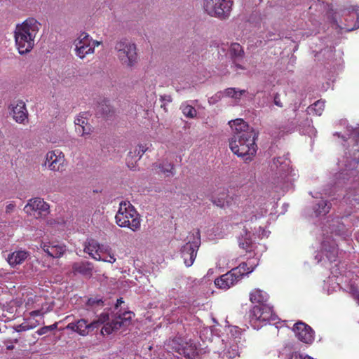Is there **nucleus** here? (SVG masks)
<instances>
[{
	"instance_id": "obj_51",
	"label": "nucleus",
	"mask_w": 359,
	"mask_h": 359,
	"mask_svg": "<svg viewBox=\"0 0 359 359\" xmlns=\"http://www.w3.org/2000/svg\"><path fill=\"white\" fill-rule=\"evenodd\" d=\"M122 303H123V298L121 297L117 299L115 307L118 308L119 306L121 305Z\"/></svg>"
},
{
	"instance_id": "obj_55",
	"label": "nucleus",
	"mask_w": 359,
	"mask_h": 359,
	"mask_svg": "<svg viewBox=\"0 0 359 359\" xmlns=\"http://www.w3.org/2000/svg\"><path fill=\"white\" fill-rule=\"evenodd\" d=\"M106 259H110V257H108L105 258Z\"/></svg>"
},
{
	"instance_id": "obj_35",
	"label": "nucleus",
	"mask_w": 359,
	"mask_h": 359,
	"mask_svg": "<svg viewBox=\"0 0 359 359\" xmlns=\"http://www.w3.org/2000/svg\"><path fill=\"white\" fill-rule=\"evenodd\" d=\"M232 270H235V273H237V277L241 279L244 275L251 273L253 269H250V268L248 267V264L245 262H243L240 264L238 266L232 269Z\"/></svg>"
},
{
	"instance_id": "obj_17",
	"label": "nucleus",
	"mask_w": 359,
	"mask_h": 359,
	"mask_svg": "<svg viewBox=\"0 0 359 359\" xmlns=\"http://www.w3.org/2000/svg\"><path fill=\"white\" fill-rule=\"evenodd\" d=\"M93 259L97 261H103L109 263H114L116 260L111 248L107 244H100L97 255L93 256Z\"/></svg>"
},
{
	"instance_id": "obj_46",
	"label": "nucleus",
	"mask_w": 359,
	"mask_h": 359,
	"mask_svg": "<svg viewBox=\"0 0 359 359\" xmlns=\"http://www.w3.org/2000/svg\"><path fill=\"white\" fill-rule=\"evenodd\" d=\"M289 359H313V358L308 355L303 356L302 355L294 353V354H292L290 357Z\"/></svg>"
},
{
	"instance_id": "obj_9",
	"label": "nucleus",
	"mask_w": 359,
	"mask_h": 359,
	"mask_svg": "<svg viewBox=\"0 0 359 359\" xmlns=\"http://www.w3.org/2000/svg\"><path fill=\"white\" fill-rule=\"evenodd\" d=\"M91 37L86 32H82L74 40L75 53L81 59L94 53L93 47L90 46Z\"/></svg>"
},
{
	"instance_id": "obj_53",
	"label": "nucleus",
	"mask_w": 359,
	"mask_h": 359,
	"mask_svg": "<svg viewBox=\"0 0 359 359\" xmlns=\"http://www.w3.org/2000/svg\"><path fill=\"white\" fill-rule=\"evenodd\" d=\"M196 230H194L191 233H189V236H188V239H191V241L193 240L194 238V236H193V233Z\"/></svg>"
},
{
	"instance_id": "obj_19",
	"label": "nucleus",
	"mask_w": 359,
	"mask_h": 359,
	"mask_svg": "<svg viewBox=\"0 0 359 359\" xmlns=\"http://www.w3.org/2000/svg\"><path fill=\"white\" fill-rule=\"evenodd\" d=\"M41 248L49 257L53 258H60L66 251L65 245L53 243H43Z\"/></svg>"
},
{
	"instance_id": "obj_30",
	"label": "nucleus",
	"mask_w": 359,
	"mask_h": 359,
	"mask_svg": "<svg viewBox=\"0 0 359 359\" xmlns=\"http://www.w3.org/2000/svg\"><path fill=\"white\" fill-rule=\"evenodd\" d=\"M113 108L108 104L107 101H103L97 107V114L105 118H109L114 114Z\"/></svg>"
},
{
	"instance_id": "obj_42",
	"label": "nucleus",
	"mask_w": 359,
	"mask_h": 359,
	"mask_svg": "<svg viewBox=\"0 0 359 359\" xmlns=\"http://www.w3.org/2000/svg\"><path fill=\"white\" fill-rule=\"evenodd\" d=\"M38 299L37 296L30 297L27 299V301L25 302V306L27 309L33 308V304L36 302V299Z\"/></svg>"
},
{
	"instance_id": "obj_45",
	"label": "nucleus",
	"mask_w": 359,
	"mask_h": 359,
	"mask_svg": "<svg viewBox=\"0 0 359 359\" xmlns=\"http://www.w3.org/2000/svg\"><path fill=\"white\" fill-rule=\"evenodd\" d=\"M351 294L353 299L359 304V290L355 287H351Z\"/></svg>"
},
{
	"instance_id": "obj_28",
	"label": "nucleus",
	"mask_w": 359,
	"mask_h": 359,
	"mask_svg": "<svg viewBox=\"0 0 359 359\" xmlns=\"http://www.w3.org/2000/svg\"><path fill=\"white\" fill-rule=\"evenodd\" d=\"M104 306L103 300L97 297H90L86 302V309L91 311L95 314Z\"/></svg>"
},
{
	"instance_id": "obj_6",
	"label": "nucleus",
	"mask_w": 359,
	"mask_h": 359,
	"mask_svg": "<svg viewBox=\"0 0 359 359\" xmlns=\"http://www.w3.org/2000/svg\"><path fill=\"white\" fill-rule=\"evenodd\" d=\"M250 323L255 329H259L262 323L273 320L271 309L266 304L255 306L250 311Z\"/></svg>"
},
{
	"instance_id": "obj_32",
	"label": "nucleus",
	"mask_w": 359,
	"mask_h": 359,
	"mask_svg": "<svg viewBox=\"0 0 359 359\" xmlns=\"http://www.w3.org/2000/svg\"><path fill=\"white\" fill-rule=\"evenodd\" d=\"M183 339L180 337H175L170 339L167 344L168 348L180 354L182 346H183Z\"/></svg>"
},
{
	"instance_id": "obj_25",
	"label": "nucleus",
	"mask_w": 359,
	"mask_h": 359,
	"mask_svg": "<svg viewBox=\"0 0 359 359\" xmlns=\"http://www.w3.org/2000/svg\"><path fill=\"white\" fill-rule=\"evenodd\" d=\"M268 299V294L259 289H255L250 294V302L252 303H259V305L265 304Z\"/></svg>"
},
{
	"instance_id": "obj_54",
	"label": "nucleus",
	"mask_w": 359,
	"mask_h": 359,
	"mask_svg": "<svg viewBox=\"0 0 359 359\" xmlns=\"http://www.w3.org/2000/svg\"><path fill=\"white\" fill-rule=\"evenodd\" d=\"M13 346H8L7 348H8V349H13Z\"/></svg>"
},
{
	"instance_id": "obj_41",
	"label": "nucleus",
	"mask_w": 359,
	"mask_h": 359,
	"mask_svg": "<svg viewBox=\"0 0 359 359\" xmlns=\"http://www.w3.org/2000/svg\"><path fill=\"white\" fill-rule=\"evenodd\" d=\"M34 326H31V325H29L28 324H26V323H22L20 325H18L17 326L15 327V330L16 332H22V331H27V330H29L32 328H34Z\"/></svg>"
},
{
	"instance_id": "obj_11",
	"label": "nucleus",
	"mask_w": 359,
	"mask_h": 359,
	"mask_svg": "<svg viewBox=\"0 0 359 359\" xmlns=\"http://www.w3.org/2000/svg\"><path fill=\"white\" fill-rule=\"evenodd\" d=\"M65 161L64 154L59 149L46 154L45 164L52 171H62Z\"/></svg>"
},
{
	"instance_id": "obj_26",
	"label": "nucleus",
	"mask_w": 359,
	"mask_h": 359,
	"mask_svg": "<svg viewBox=\"0 0 359 359\" xmlns=\"http://www.w3.org/2000/svg\"><path fill=\"white\" fill-rule=\"evenodd\" d=\"M346 203L352 206L359 205V187L350 188L344 196Z\"/></svg>"
},
{
	"instance_id": "obj_18",
	"label": "nucleus",
	"mask_w": 359,
	"mask_h": 359,
	"mask_svg": "<svg viewBox=\"0 0 359 359\" xmlns=\"http://www.w3.org/2000/svg\"><path fill=\"white\" fill-rule=\"evenodd\" d=\"M49 205L41 198H34L28 201L25 206L24 210L27 213H31L32 211H39L41 212H48Z\"/></svg>"
},
{
	"instance_id": "obj_7",
	"label": "nucleus",
	"mask_w": 359,
	"mask_h": 359,
	"mask_svg": "<svg viewBox=\"0 0 359 359\" xmlns=\"http://www.w3.org/2000/svg\"><path fill=\"white\" fill-rule=\"evenodd\" d=\"M194 238L189 239L188 242L183 245L181 250L182 257L184 259V264L189 267L191 266L196 257L197 252L201 245V233L199 229L192 233Z\"/></svg>"
},
{
	"instance_id": "obj_16",
	"label": "nucleus",
	"mask_w": 359,
	"mask_h": 359,
	"mask_svg": "<svg viewBox=\"0 0 359 359\" xmlns=\"http://www.w3.org/2000/svg\"><path fill=\"white\" fill-rule=\"evenodd\" d=\"M235 270H231L226 273L222 275L215 280V285L222 290H228L236 285L241 279L237 277Z\"/></svg>"
},
{
	"instance_id": "obj_13",
	"label": "nucleus",
	"mask_w": 359,
	"mask_h": 359,
	"mask_svg": "<svg viewBox=\"0 0 359 359\" xmlns=\"http://www.w3.org/2000/svg\"><path fill=\"white\" fill-rule=\"evenodd\" d=\"M351 135L356 142L348 152V156H346L347 164H346V168L348 170L356 169L359 163V127L353 130Z\"/></svg>"
},
{
	"instance_id": "obj_3",
	"label": "nucleus",
	"mask_w": 359,
	"mask_h": 359,
	"mask_svg": "<svg viewBox=\"0 0 359 359\" xmlns=\"http://www.w3.org/2000/svg\"><path fill=\"white\" fill-rule=\"evenodd\" d=\"M115 219L120 227H127L133 231H137L140 229V216L129 201L120 203Z\"/></svg>"
},
{
	"instance_id": "obj_27",
	"label": "nucleus",
	"mask_w": 359,
	"mask_h": 359,
	"mask_svg": "<svg viewBox=\"0 0 359 359\" xmlns=\"http://www.w3.org/2000/svg\"><path fill=\"white\" fill-rule=\"evenodd\" d=\"M75 124L77 126L76 128V131L79 133H81V135H84L86 134L88 135L91 133L90 126L88 124L87 120L86 118L83 116H79L75 120Z\"/></svg>"
},
{
	"instance_id": "obj_52",
	"label": "nucleus",
	"mask_w": 359,
	"mask_h": 359,
	"mask_svg": "<svg viewBox=\"0 0 359 359\" xmlns=\"http://www.w3.org/2000/svg\"><path fill=\"white\" fill-rule=\"evenodd\" d=\"M334 135H337V136H338L339 137H341L344 141H346V140H347V139L350 138L349 137H345V136H344V135L340 136V134H339V133H335L334 134Z\"/></svg>"
},
{
	"instance_id": "obj_15",
	"label": "nucleus",
	"mask_w": 359,
	"mask_h": 359,
	"mask_svg": "<svg viewBox=\"0 0 359 359\" xmlns=\"http://www.w3.org/2000/svg\"><path fill=\"white\" fill-rule=\"evenodd\" d=\"M66 328L77 332L81 336H86L90 331L96 329V323H90L85 319L78 320L76 322L69 323Z\"/></svg>"
},
{
	"instance_id": "obj_49",
	"label": "nucleus",
	"mask_w": 359,
	"mask_h": 359,
	"mask_svg": "<svg viewBox=\"0 0 359 359\" xmlns=\"http://www.w3.org/2000/svg\"><path fill=\"white\" fill-rule=\"evenodd\" d=\"M274 104L280 107H283V104L280 100L279 95L277 94L274 97Z\"/></svg>"
},
{
	"instance_id": "obj_34",
	"label": "nucleus",
	"mask_w": 359,
	"mask_h": 359,
	"mask_svg": "<svg viewBox=\"0 0 359 359\" xmlns=\"http://www.w3.org/2000/svg\"><path fill=\"white\" fill-rule=\"evenodd\" d=\"M318 208L316 212L318 215H326L330 212L331 208V203L327 201L322 200L317 204Z\"/></svg>"
},
{
	"instance_id": "obj_20",
	"label": "nucleus",
	"mask_w": 359,
	"mask_h": 359,
	"mask_svg": "<svg viewBox=\"0 0 359 359\" xmlns=\"http://www.w3.org/2000/svg\"><path fill=\"white\" fill-rule=\"evenodd\" d=\"M148 149L147 145L144 144H138L134 150V152H130L127 158V164L128 166L130 169H134L135 168L136 162L140 159L142 156L146 152Z\"/></svg>"
},
{
	"instance_id": "obj_1",
	"label": "nucleus",
	"mask_w": 359,
	"mask_h": 359,
	"mask_svg": "<svg viewBox=\"0 0 359 359\" xmlns=\"http://www.w3.org/2000/svg\"><path fill=\"white\" fill-rule=\"evenodd\" d=\"M229 125L233 130V135L229 140L231 150L238 156L245 158V162L251 161L257 153L255 141L258 133L242 118L229 121Z\"/></svg>"
},
{
	"instance_id": "obj_21",
	"label": "nucleus",
	"mask_w": 359,
	"mask_h": 359,
	"mask_svg": "<svg viewBox=\"0 0 359 359\" xmlns=\"http://www.w3.org/2000/svg\"><path fill=\"white\" fill-rule=\"evenodd\" d=\"M29 252L26 250H16L10 253L8 256L7 261L9 265L15 267L22 264L29 257Z\"/></svg>"
},
{
	"instance_id": "obj_50",
	"label": "nucleus",
	"mask_w": 359,
	"mask_h": 359,
	"mask_svg": "<svg viewBox=\"0 0 359 359\" xmlns=\"http://www.w3.org/2000/svg\"><path fill=\"white\" fill-rule=\"evenodd\" d=\"M101 44V41H96V40H93L92 38H91V42H90V46H93V50H95V48L96 46H98Z\"/></svg>"
},
{
	"instance_id": "obj_39",
	"label": "nucleus",
	"mask_w": 359,
	"mask_h": 359,
	"mask_svg": "<svg viewBox=\"0 0 359 359\" xmlns=\"http://www.w3.org/2000/svg\"><path fill=\"white\" fill-rule=\"evenodd\" d=\"M338 255V249L335 246H332L329 250H326V257L330 262H334L336 260V257Z\"/></svg>"
},
{
	"instance_id": "obj_47",
	"label": "nucleus",
	"mask_w": 359,
	"mask_h": 359,
	"mask_svg": "<svg viewBox=\"0 0 359 359\" xmlns=\"http://www.w3.org/2000/svg\"><path fill=\"white\" fill-rule=\"evenodd\" d=\"M15 208V204L14 203H11L6 207V213H11L12 212Z\"/></svg>"
},
{
	"instance_id": "obj_40",
	"label": "nucleus",
	"mask_w": 359,
	"mask_h": 359,
	"mask_svg": "<svg viewBox=\"0 0 359 359\" xmlns=\"http://www.w3.org/2000/svg\"><path fill=\"white\" fill-rule=\"evenodd\" d=\"M57 328V323L48 326H43L36 331L39 335H43L46 334L48 332L53 331Z\"/></svg>"
},
{
	"instance_id": "obj_48",
	"label": "nucleus",
	"mask_w": 359,
	"mask_h": 359,
	"mask_svg": "<svg viewBox=\"0 0 359 359\" xmlns=\"http://www.w3.org/2000/svg\"><path fill=\"white\" fill-rule=\"evenodd\" d=\"M212 202L216 205L222 207V208L224 206V203H225L224 198H219L217 201L213 200Z\"/></svg>"
},
{
	"instance_id": "obj_43",
	"label": "nucleus",
	"mask_w": 359,
	"mask_h": 359,
	"mask_svg": "<svg viewBox=\"0 0 359 359\" xmlns=\"http://www.w3.org/2000/svg\"><path fill=\"white\" fill-rule=\"evenodd\" d=\"M48 311H43V309H36L29 313V316L32 317H36L38 316H43Z\"/></svg>"
},
{
	"instance_id": "obj_2",
	"label": "nucleus",
	"mask_w": 359,
	"mask_h": 359,
	"mask_svg": "<svg viewBox=\"0 0 359 359\" xmlns=\"http://www.w3.org/2000/svg\"><path fill=\"white\" fill-rule=\"evenodd\" d=\"M40 27L41 24L34 18H28L16 25L14 37L16 48L20 55L26 54L33 49Z\"/></svg>"
},
{
	"instance_id": "obj_36",
	"label": "nucleus",
	"mask_w": 359,
	"mask_h": 359,
	"mask_svg": "<svg viewBox=\"0 0 359 359\" xmlns=\"http://www.w3.org/2000/svg\"><path fill=\"white\" fill-rule=\"evenodd\" d=\"M325 103L321 100H318L309 107L311 113L316 116H320L324 111Z\"/></svg>"
},
{
	"instance_id": "obj_8",
	"label": "nucleus",
	"mask_w": 359,
	"mask_h": 359,
	"mask_svg": "<svg viewBox=\"0 0 359 359\" xmlns=\"http://www.w3.org/2000/svg\"><path fill=\"white\" fill-rule=\"evenodd\" d=\"M133 316H134V313L131 311H125L122 314L118 315L111 322L104 325L101 333L102 334H110L122 327L129 325Z\"/></svg>"
},
{
	"instance_id": "obj_44",
	"label": "nucleus",
	"mask_w": 359,
	"mask_h": 359,
	"mask_svg": "<svg viewBox=\"0 0 359 359\" xmlns=\"http://www.w3.org/2000/svg\"><path fill=\"white\" fill-rule=\"evenodd\" d=\"M250 245H251V243L249 240H245L244 242L239 243L240 248H241L247 251L249 250V249L250 248Z\"/></svg>"
},
{
	"instance_id": "obj_10",
	"label": "nucleus",
	"mask_w": 359,
	"mask_h": 359,
	"mask_svg": "<svg viewBox=\"0 0 359 359\" xmlns=\"http://www.w3.org/2000/svg\"><path fill=\"white\" fill-rule=\"evenodd\" d=\"M296 337L302 342L310 344L314 340L315 332L306 323L302 321L297 322L292 329Z\"/></svg>"
},
{
	"instance_id": "obj_23",
	"label": "nucleus",
	"mask_w": 359,
	"mask_h": 359,
	"mask_svg": "<svg viewBox=\"0 0 359 359\" xmlns=\"http://www.w3.org/2000/svg\"><path fill=\"white\" fill-rule=\"evenodd\" d=\"M180 355H183L187 359H194L197 355V347L191 341H183Z\"/></svg>"
},
{
	"instance_id": "obj_22",
	"label": "nucleus",
	"mask_w": 359,
	"mask_h": 359,
	"mask_svg": "<svg viewBox=\"0 0 359 359\" xmlns=\"http://www.w3.org/2000/svg\"><path fill=\"white\" fill-rule=\"evenodd\" d=\"M93 265L89 262H75L72 265L74 273H79L84 276L90 277L93 274Z\"/></svg>"
},
{
	"instance_id": "obj_37",
	"label": "nucleus",
	"mask_w": 359,
	"mask_h": 359,
	"mask_svg": "<svg viewBox=\"0 0 359 359\" xmlns=\"http://www.w3.org/2000/svg\"><path fill=\"white\" fill-rule=\"evenodd\" d=\"M109 319V309L107 311L106 309L104 310L102 313L97 316V319L93 320V322L96 323V329L98 328L99 325L103 324L108 321Z\"/></svg>"
},
{
	"instance_id": "obj_4",
	"label": "nucleus",
	"mask_w": 359,
	"mask_h": 359,
	"mask_svg": "<svg viewBox=\"0 0 359 359\" xmlns=\"http://www.w3.org/2000/svg\"><path fill=\"white\" fill-rule=\"evenodd\" d=\"M114 49L122 65L131 68L137 63L136 45L126 39L117 41Z\"/></svg>"
},
{
	"instance_id": "obj_29",
	"label": "nucleus",
	"mask_w": 359,
	"mask_h": 359,
	"mask_svg": "<svg viewBox=\"0 0 359 359\" xmlns=\"http://www.w3.org/2000/svg\"><path fill=\"white\" fill-rule=\"evenodd\" d=\"M155 168L158 169L159 171L165 175V177L172 176L175 174V168L173 163L167 161H163L162 163L156 164Z\"/></svg>"
},
{
	"instance_id": "obj_12",
	"label": "nucleus",
	"mask_w": 359,
	"mask_h": 359,
	"mask_svg": "<svg viewBox=\"0 0 359 359\" xmlns=\"http://www.w3.org/2000/svg\"><path fill=\"white\" fill-rule=\"evenodd\" d=\"M8 109L10 114L18 123L25 124L28 122V111L26 104L22 100H17L12 102Z\"/></svg>"
},
{
	"instance_id": "obj_31",
	"label": "nucleus",
	"mask_w": 359,
	"mask_h": 359,
	"mask_svg": "<svg viewBox=\"0 0 359 359\" xmlns=\"http://www.w3.org/2000/svg\"><path fill=\"white\" fill-rule=\"evenodd\" d=\"M99 243L95 239H88L84 244V252L88 253L92 258L97 255Z\"/></svg>"
},
{
	"instance_id": "obj_14",
	"label": "nucleus",
	"mask_w": 359,
	"mask_h": 359,
	"mask_svg": "<svg viewBox=\"0 0 359 359\" xmlns=\"http://www.w3.org/2000/svg\"><path fill=\"white\" fill-rule=\"evenodd\" d=\"M229 55L236 69L245 70L246 68L241 62L245 57L243 46L238 43H231L229 48Z\"/></svg>"
},
{
	"instance_id": "obj_24",
	"label": "nucleus",
	"mask_w": 359,
	"mask_h": 359,
	"mask_svg": "<svg viewBox=\"0 0 359 359\" xmlns=\"http://www.w3.org/2000/svg\"><path fill=\"white\" fill-rule=\"evenodd\" d=\"M345 20L346 22L344 24V27H341V29H345L346 31H352L358 29L359 10L349 13L348 18Z\"/></svg>"
},
{
	"instance_id": "obj_33",
	"label": "nucleus",
	"mask_w": 359,
	"mask_h": 359,
	"mask_svg": "<svg viewBox=\"0 0 359 359\" xmlns=\"http://www.w3.org/2000/svg\"><path fill=\"white\" fill-rule=\"evenodd\" d=\"M246 93L245 90H237L235 88H228L224 91V95L226 97L240 100L241 97Z\"/></svg>"
},
{
	"instance_id": "obj_5",
	"label": "nucleus",
	"mask_w": 359,
	"mask_h": 359,
	"mask_svg": "<svg viewBox=\"0 0 359 359\" xmlns=\"http://www.w3.org/2000/svg\"><path fill=\"white\" fill-rule=\"evenodd\" d=\"M232 3L226 0H205L203 8L210 16L225 20L230 15Z\"/></svg>"
},
{
	"instance_id": "obj_38",
	"label": "nucleus",
	"mask_w": 359,
	"mask_h": 359,
	"mask_svg": "<svg viewBox=\"0 0 359 359\" xmlns=\"http://www.w3.org/2000/svg\"><path fill=\"white\" fill-rule=\"evenodd\" d=\"M182 113L186 117L191 118H194L197 114L196 109L189 104L182 107Z\"/></svg>"
}]
</instances>
